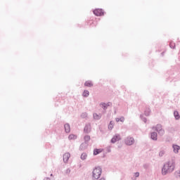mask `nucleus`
Here are the masks:
<instances>
[{"instance_id": "f257e3e1", "label": "nucleus", "mask_w": 180, "mask_h": 180, "mask_svg": "<svg viewBox=\"0 0 180 180\" xmlns=\"http://www.w3.org/2000/svg\"><path fill=\"white\" fill-rule=\"evenodd\" d=\"M175 169V161L169 160L166 162L162 169V175H167V174H169V172H172Z\"/></svg>"}, {"instance_id": "f03ea898", "label": "nucleus", "mask_w": 180, "mask_h": 180, "mask_svg": "<svg viewBox=\"0 0 180 180\" xmlns=\"http://www.w3.org/2000/svg\"><path fill=\"white\" fill-rule=\"evenodd\" d=\"M101 175H102V168H101V167H95L92 172V178L94 179H99Z\"/></svg>"}, {"instance_id": "7ed1b4c3", "label": "nucleus", "mask_w": 180, "mask_h": 180, "mask_svg": "<svg viewBox=\"0 0 180 180\" xmlns=\"http://www.w3.org/2000/svg\"><path fill=\"white\" fill-rule=\"evenodd\" d=\"M94 13L96 16H103V11L102 9L97 8L94 11Z\"/></svg>"}, {"instance_id": "20e7f679", "label": "nucleus", "mask_w": 180, "mask_h": 180, "mask_svg": "<svg viewBox=\"0 0 180 180\" xmlns=\"http://www.w3.org/2000/svg\"><path fill=\"white\" fill-rule=\"evenodd\" d=\"M134 139L131 137H128L125 140V143L127 144V146H131L132 144H134Z\"/></svg>"}, {"instance_id": "39448f33", "label": "nucleus", "mask_w": 180, "mask_h": 180, "mask_svg": "<svg viewBox=\"0 0 180 180\" xmlns=\"http://www.w3.org/2000/svg\"><path fill=\"white\" fill-rule=\"evenodd\" d=\"M156 130L157 131L159 132V134H164L165 131H164V129H162V127L161 126V124H158L156 126Z\"/></svg>"}, {"instance_id": "423d86ee", "label": "nucleus", "mask_w": 180, "mask_h": 180, "mask_svg": "<svg viewBox=\"0 0 180 180\" xmlns=\"http://www.w3.org/2000/svg\"><path fill=\"white\" fill-rule=\"evenodd\" d=\"M70 157H71V155L70 153H66L63 155V161L64 162H68V160H70Z\"/></svg>"}, {"instance_id": "0eeeda50", "label": "nucleus", "mask_w": 180, "mask_h": 180, "mask_svg": "<svg viewBox=\"0 0 180 180\" xmlns=\"http://www.w3.org/2000/svg\"><path fill=\"white\" fill-rule=\"evenodd\" d=\"M120 140V135H115L112 139L111 143H116V141H119Z\"/></svg>"}, {"instance_id": "6e6552de", "label": "nucleus", "mask_w": 180, "mask_h": 180, "mask_svg": "<svg viewBox=\"0 0 180 180\" xmlns=\"http://www.w3.org/2000/svg\"><path fill=\"white\" fill-rule=\"evenodd\" d=\"M120 140V135H115L112 139L111 143H116V141H119Z\"/></svg>"}, {"instance_id": "1a4fd4ad", "label": "nucleus", "mask_w": 180, "mask_h": 180, "mask_svg": "<svg viewBox=\"0 0 180 180\" xmlns=\"http://www.w3.org/2000/svg\"><path fill=\"white\" fill-rule=\"evenodd\" d=\"M172 147H173L174 153H175L176 154L178 153L180 150V146L178 145H173Z\"/></svg>"}, {"instance_id": "9d476101", "label": "nucleus", "mask_w": 180, "mask_h": 180, "mask_svg": "<svg viewBox=\"0 0 180 180\" xmlns=\"http://www.w3.org/2000/svg\"><path fill=\"white\" fill-rule=\"evenodd\" d=\"M84 131L85 133H89V131H91V124L86 125Z\"/></svg>"}, {"instance_id": "9b49d317", "label": "nucleus", "mask_w": 180, "mask_h": 180, "mask_svg": "<svg viewBox=\"0 0 180 180\" xmlns=\"http://www.w3.org/2000/svg\"><path fill=\"white\" fill-rule=\"evenodd\" d=\"M102 151H103V149H94V155H98V154H101V153H102Z\"/></svg>"}, {"instance_id": "f8f14e48", "label": "nucleus", "mask_w": 180, "mask_h": 180, "mask_svg": "<svg viewBox=\"0 0 180 180\" xmlns=\"http://www.w3.org/2000/svg\"><path fill=\"white\" fill-rule=\"evenodd\" d=\"M65 131L66 133H70L71 131V128L70 127V124H65Z\"/></svg>"}, {"instance_id": "ddd939ff", "label": "nucleus", "mask_w": 180, "mask_h": 180, "mask_svg": "<svg viewBox=\"0 0 180 180\" xmlns=\"http://www.w3.org/2000/svg\"><path fill=\"white\" fill-rule=\"evenodd\" d=\"M101 106L102 108H103V109H106V108H108V106H112V103H101Z\"/></svg>"}, {"instance_id": "4468645a", "label": "nucleus", "mask_w": 180, "mask_h": 180, "mask_svg": "<svg viewBox=\"0 0 180 180\" xmlns=\"http://www.w3.org/2000/svg\"><path fill=\"white\" fill-rule=\"evenodd\" d=\"M84 85H85V86H89V87L94 86V84H92V82H91V81L86 82Z\"/></svg>"}, {"instance_id": "2eb2a0df", "label": "nucleus", "mask_w": 180, "mask_h": 180, "mask_svg": "<svg viewBox=\"0 0 180 180\" xmlns=\"http://www.w3.org/2000/svg\"><path fill=\"white\" fill-rule=\"evenodd\" d=\"M102 116L101 115V114L98 115L97 113H94V118L96 120H99V119H101Z\"/></svg>"}, {"instance_id": "dca6fc26", "label": "nucleus", "mask_w": 180, "mask_h": 180, "mask_svg": "<svg viewBox=\"0 0 180 180\" xmlns=\"http://www.w3.org/2000/svg\"><path fill=\"white\" fill-rule=\"evenodd\" d=\"M69 140H77V135L70 134L68 136Z\"/></svg>"}, {"instance_id": "f3484780", "label": "nucleus", "mask_w": 180, "mask_h": 180, "mask_svg": "<svg viewBox=\"0 0 180 180\" xmlns=\"http://www.w3.org/2000/svg\"><path fill=\"white\" fill-rule=\"evenodd\" d=\"M157 133L153 132L151 134V139L152 140H157Z\"/></svg>"}, {"instance_id": "a211bd4d", "label": "nucleus", "mask_w": 180, "mask_h": 180, "mask_svg": "<svg viewBox=\"0 0 180 180\" xmlns=\"http://www.w3.org/2000/svg\"><path fill=\"white\" fill-rule=\"evenodd\" d=\"M150 113H151V110H150V108H146L145 110L146 116H150Z\"/></svg>"}, {"instance_id": "6ab92c4d", "label": "nucleus", "mask_w": 180, "mask_h": 180, "mask_svg": "<svg viewBox=\"0 0 180 180\" xmlns=\"http://www.w3.org/2000/svg\"><path fill=\"white\" fill-rule=\"evenodd\" d=\"M115 120H116L117 122H124V117H121L120 118H116Z\"/></svg>"}, {"instance_id": "aec40b11", "label": "nucleus", "mask_w": 180, "mask_h": 180, "mask_svg": "<svg viewBox=\"0 0 180 180\" xmlns=\"http://www.w3.org/2000/svg\"><path fill=\"white\" fill-rule=\"evenodd\" d=\"M83 96H84L85 98H86L87 96H89V91L88 90H85L83 92Z\"/></svg>"}, {"instance_id": "412c9836", "label": "nucleus", "mask_w": 180, "mask_h": 180, "mask_svg": "<svg viewBox=\"0 0 180 180\" xmlns=\"http://www.w3.org/2000/svg\"><path fill=\"white\" fill-rule=\"evenodd\" d=\"M174 117L178 120V119H179V113L178 112V111H174Z\"/></svg>"}, {"instance_id": "4be33fe9", "label": "nucleus", "mask_w": 180, "mask_h": 180, "mask_svg": "<svg viewBox=\"0 0 180 180\" xmlns=\"http://www.w3.org/2000/svg\"><path fill=\"white\" fill-rule=\"evenodd\" d=\"M113 122L111 121L108 125V129H110V130H112V129H113Z\"/></svg>"}, {"instance_id": "5701e85b", "label": "nucleus", "mask_w": 180, "mask_h": 180, "mask_svg": "<svg viewBox=\"0 0 180 180\" xmlns=\"http://www.w3.org/2000/svg\"><path fill=\"white\" fill-rule=\"evenodd\" d=\"M91 140V136L89 135L85 136H84V141H89Z\"/></svg>"}, {"instance_id": "b1692460", "label": "nucleus", "mask_w": 180, "mask_h": 180, "mask_svg": "<svg viewBox=\"0 0 180 180\" xmlns=\"http://www.w3.org/2000/svg\"><path fill=\"white\" fill-rule=\"evenodd\" d=\"M81 159L82 160H86V153H82L81 155Z\"/></svg>"}, {"instance_id": "393cba45", "label": "nucleus", "mask_w": 180, "mask_h": 180, "mask_svg": "<svg viewBox=\"0 0 180 180\" xmlns=\"http://www.w3.org/2000/svg\"><path fill=\"white\" fill-rule=\"evenodd\" d=\"M164 154H165V151H164V150H162L159 153L160 157H162L164 155Z\"/></svg>"}, {"instance_id": "a878e982", "label": "nucleus", "mask_w": 180, "mask_h": 180, "mask_svg": "<svg viewBox=\"0 0 180 180\" xmlns=\"http://www.w3.org/2000/svg\"><path fill=\"white\" fill-rule=\"evenodd\" d=\"M87 116H88V114H86V112H84L82 114V117L83 118L87 117Z\"/></svg>"}, {"instance_id": "bb28decb", "label": "nucleus", "mask_w": 180, "mask_h": 180, "mask_svg": "<svg viewBox=\"0 0 180 180\" xmlns=\"http://www.w3.org/2000/svg\"><path fill=\"white\" fill-rule=\"evenodd\" d=\"M135 176H136V178L139 177V176H140V173H139V172L135 173Z\"/></svg>"}, {"instance_id": "cd10ccee", "label": "nucleus", "mask_w": 180, "mask_h": 180, "mask_svg": "<svg viewBox=\"0 0 180 180\" xmlns=\"http://www.w3.org/2000/svg\"><path fill=\"white\" fill-rule=\"evenodd\" d=\"M51 176H53V174H51Z\"/></svg>"}]
</instances>
